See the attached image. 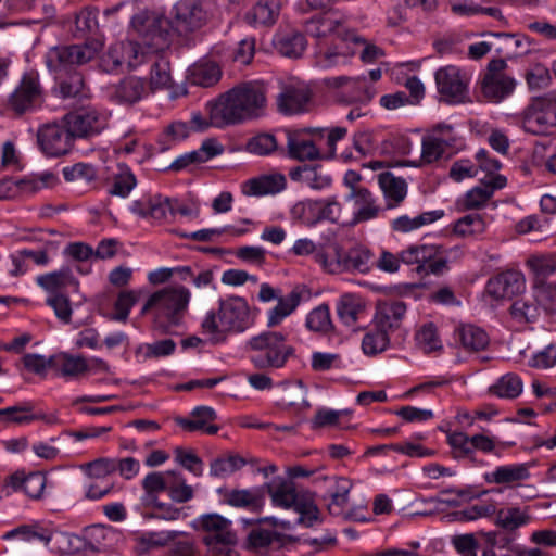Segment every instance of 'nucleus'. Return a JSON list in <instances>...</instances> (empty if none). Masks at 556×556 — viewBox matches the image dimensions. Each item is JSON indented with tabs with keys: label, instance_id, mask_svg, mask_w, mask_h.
Masks as SVG:
<instances>
[{
	"label": "nucleus",
	"instance_id": "obj_1",
	"mask_svg": "<svg viewBox=\"0 0 556 556\" xmlns=\"http://www.w3.org/2000/svg\"><path fill=\"white\" fill-rule=\"evenodd\" d=\"M131 27L144 40L148 49L157 54L150 75L151 88H172V21L160 11L144 10L132 16Z\"/></svg>",
	"mask_w": 556,
	"mask_h": 556
},
{
	"label": "nucleus",
	"instance_id": "obj_2",
	"mask_svg": "<svg viewBox=\"0 0 556 556\" xmlns=\"http://www.w3.org/2000/svg\"><path fill=\"white\" fill-rule=\"evenodd\" d=\"M266 105L264 87L258 83L240 84L207 104L210 124L215 127L258 117Z\"/></svg>",
	"mask_w": 556,
	"mask_h": 556
},
{
	"label": "nucleus",
	"instance_id": "obj_3",
	"mask_svg": "<svg viewBox=\"0 0 556 556\" xmlns=\"http://www.w3.org/2000/svg\"><path fill=\"white\" fill-rule=\"evenodd\" d=\"M253 325L247 300L230 295L218 301V311H208L201 321V331L213 344L226 341L229 333H240Z\"/></svg>",
	"mask_w": 556,
	"mask_h": 556
},
{
	"label": "nucleus",
	"instance_id": "obj_4",
	"mask_svg": "<svg viewBox=\"0 0 556 556\" xmlns=\"http://www.w3.org/2000/svg\"><path fill=\"white\" fill-rule=\"evenodd\" d=\"M266 488L275 507L298 513L296 523L308 528L319 521L317 505L309 496L298 493L293 481L278 478L267 483Z\"/></svg>",
	"mask_w": 556,
	"mask_h": 556
},
{
	"label": "nucleus",
	"instance_id": "obj_5",
	"mask_svg": "<svg viewBox=\"0 0 556 556\" xmlns=\"http://www.w3.org/2000/svg\"><path fill=\"white\" fill-rule=\"evenodd\" d=\"M248 346L254 352L251 362L256 368H281L293 354V348L286 343V336L278 331H264L252 337Z\"/></svg>",
	"mask_w": 556,
	"mask_h": 556
},
{
	"label": "nucleus",
	"instance_id": "obj_6",
	"mask_svg": "<svg viewBox=\"0 0 556 556\" xmlns=\"http://www.w3.org/2000/svg\"><path fill=\"white\" fill-rule=\"evenodd\" d=\"M440 99L448 104H463L470 100V75L456 65H445L434 73Z\"/></svg>",
	"mask_w": 556,
	"mask_h": 556
},
{
	"label": "nucleus",
	"instance_id": "obj_7",
	"mask_svg": "<svg viewBox=\"0 0 556 556\" xmlns=\"http://www.w3.org/2000/svg\"><path fill=\"white\" fill-rule=\"evenodd\" d=\"M207 20V13L200 0H180L176 5V47H191L195 42L192 35Z\"/></svg>",
	"mask_w": 556,
	"mask_h": 556
},
{
	"label": "nucleus",
	"instance_id": "obj_8",
	"mask_svg": "<svg viewBox=\"0 0 556 556\" xmlns=\"http://www.w3.org/2000/svg\"><path fill=\"white\" fill-rule=\"evenodd\" d=\"M197 527L203 532V542L213 552H223L237 544V533L231 520L212 513L204 514L197 520Z\"/></svg>",
	"mask_w": 556,
	"mask_h": 556
},
{
	"label": "nucleus",
	"instance_id": "obj_9",
	"mask_svg": "<svg viewBox=\"0 0 556 556\" xmlns=\"http://www.w3.org/2000/svg\"><path fill=\"white\" fill-rule=\"evenodd\" d=\"M522 128L533 135H548L556 128V98L533 99L521 114Z\"/></svg>",
	"mask_w": 556,
	"mask_h": 556
},
{
	"label": "nucleus",
	"instance_id": "obj_10",
	"mask_svg": "<svg viewBox=\"0 0 556 556\" xmlns=\"http://www.w3.org/2000/svg\"><path fill=\"white\" fill-rule=\"evenodd\" d=\"M402 263L418 265L419 270L434 275L447 267L446 250L438 244H410L400 252Z\"/></svg>",
	"mask_w": 556,
	"mask_h": 556
},
{
	"label": "nucleus",
	"instance_id": "obj_11",
	"mask_svg": "<svg viewBox=\"0 0 556 556\" xmlns=\"http://www.w3.org/2000/svg\"><path fill=\"white\" fill-rule=\"evenodd\" d=\"M97 53L98 47L91 43L53 47L46 54V64L49 71L61 73L88 63Z\"/></svg>",
	"mask_w": 556,
	"mask_h": 556
},
{
	"label": "nucleus",
	"instance_id": "obj_12",
	"mask_svg": "<svg viewBox=\"0 0 556 556\" xmlns=\"http://www.w3.org/2000/svg\"><path fill=\"white\" fill-rule=\"evenodd\" d=\"M74 135L63 119L61 123H48L37 130V142L47 156L59 157L67 154L74 143Z\"/></svg>",
	"mask_w": 556,
	"mask_h": 556
},
{
	"label": "nucleus",
	"instance_id": "obj_13",
	"mask_svg": "<svg viewBox=\"0 0 556 556\" xmlns=\"http://www.w3.org/2000/svg\"><path fill=\"white\" fill-rule=\"evenodd\" d=\"M146 60V52L141 46L132 40H122L112 43L101 59L105 72H114L123 66L136 68Z\"/></svg>",
	"mask_w": 556,
	"mask_h": 556
},
{
	"label": "nucleus",
	"instance_id": "obj_14",
	"mask_svg": "<svg viewBox=\"0 0 556 556\" xmlns=\"http://www.w3.org/2000/svg\"><path fill=\"white\" fill-rule=\"evenodd\" d=\"M324 136V128H306L287 131L288 156L300 161H316L321 157L316 139Z\"/></svg>",
	"mask_w": 556,
	"mask_h": 556
},
{
	"label": "nucleus",
	"instance_id": "obj_15",
	"mask_svg": "<svg viewBox=\"0 0 556 556\" xmlns=\"http://www.w3.org/2000/svg\"><path fill=\"white\" fill-rule=\"evenodd\" d=\"M325 493L323 500L326 502L330 515L348 518L351 516L348 511L349 495L353 488V482L344 477H324Z\"/></svg>",
	"mask_w": 556,
	"mask_h": 556
},
{
	"label": "nucleus",
	"instance_id": "obj_16",
	"mask_svg": "<svg viewBox=\"0 0 556 556\" xmlns=\"http://www.w3.org/2000/svg\"><path fill=\"white\" fill-rule=\"evenodd\" d=\"M154 313V326L163 332L170 330L174 324V287L167 286L153 292L142 307L141 313Z\"/></svg>",
	"mask_w": 556,
	"mask_h": 556
},
{
	"label": "nucleus",
	"instance_id": "obj_17",
	"mask_svg": "<svg viewBox=\"0 0 556 556\" xmlns=\"http://www.w3.org/2000/svg\"><path fill=\"white\" fill-rule=\"evenodd\" d=\"M506 177L496 175L466 191L456 202L459 211H476L486 206L495 190L506 186Z\"/></svg>",
	"mask_w": 556,
	"mask_h": 556
},
{
	"label": "nucleus",
	"instance_id": "obj_18",
	"mask_svg": "<svg viewBox=\"0 0 556 556\" xmlns=\"http://www.w3.org/2000/svg\"><path fill=\"white\" fill-rule=\"evenodd\" d=\"M42 90L36 74H25L9 99V106L17 114L33 110L41 103Z\"/></svg>",
	"mask_w": 556,
	"mask_h": 556
},
{
	"label": "nucleus",
	"instance_id": "obj_19",
	"mask_svg": "<svg viewBox=\"0 0 556 556\" xmlns=\"http://www.w3.org/2000/svg\"><path fill=\"white\" fill-rule=\"evenodd\" d=\"M63 121L66 122L75 138L98 135L106 127L105 117L92 108L68 113Z\"/></svg>",
	"mask_w": 556,
	"mask_h": 556
},
{
	"label": "nucleus",
	"instance_id": "obj_20",
	"mask_svg": "<svg viewBox=\"0 0 556 556\" xmlns=\"http://www.w3.org/2000/svg\"><path fill=\"white\" fill-rule=\"evenodd\" d=\"M311 99L312 92L304 84L291 83L281 87L277 106L286 115L299 114L307 110Z\"/></svg>",
	"mask_w": 556,
	"mask_h": 556
},
{
	"label": "nucleus",
	"instance_id": "obj_21",
	"mask_svg": "<svg viewBox=\"0 0 556 556\" xmlns=\"http://www.w3.org/2000/svg\"><path fill=\"white\" fill-rule=\"evenodd\" d=\"M525 286L522 274L509 270L491 278L486 283L485 294L496 301L509 299L522 292Z\"/></svg>",
	"mask_w": 556,
	"mask_h": 556
},
{
	"label": "nucleus",
	"instance_id": "obj_22",
	"mask_svg": "<svg viewBox=\"0 0 556 556\" xmlns=\"http://www.w3.org/2000/svg\"><path fill=\"white\" fill-rule=\"evenodd\" d=\"M144 495L142 501L149 507H162L160 495L166 494L174 498V484L172 482V472H151L142 480Z\"/></svg>",
	"mask_w": 556,
	"mask_h": 556
},
{
	"label": "nucleus",
	"instance_id": "obj_23",
	"mask_svg": "<svg viewBox=\"0 0 556 556\" xmlns=\"http://www.w3.org/2000/svg\"><path fill=\"white\" fill-rule=\"evenodd\" d=\"M286 188V176L280 173H270L244 181L241 186V191L247 197H264L277 194Z\"/></svg>",
	"mask_w": 556,
	"mask_h": 556
},
{
	"label": "nucleus",
	"instance_id": "obj_24",
	"mask_svg": "<svg viewBox=\"0 0 556 556\" xmlns=\"http://www.w3.org/2000/svg\"><path fill=\"white\" fill-rule=\"evenodd\" d=\"M530 465L527 463H515L497 466L491 472L484 475L488 483L519 486L530 478Z\"/></svg>",
	"mask_w": 556,
	"mask_h": 556
},
{
	"label": "nucleus",
	"instance_id": "obj_25",
	"mask_svg": "<svg viewBox=\"0 0 556 556\" xmlns=\"http://www.w3.org/2000/svg\"><path fill=\"white\" fill-rule=\"evenodd\" d=\"M46 482V476L39 471L28 475L16 471L5 479L4 484L14 491L23 490L30 498L38 500L45 491Z\"/></svg>",
	"mask_w": 556,
	"mask_h": 556
},
{
	"label": "nucleus",
	"instance_id": "obj_26",
	"mask_svg": "<svg viewBox=\"0 0 556 556\" xmlns=\"http://www.w3.org/2000/svg\"><path fill=\"white\" fill-rule=\"evenodd\" d=\"M280 9V0H258L244 14V21L252 27H270L277 22Z\"/></svg>",
	"mask_w": 556,
	"mask_h": 556
},
{
	"label": "nucleus",
	"instance_id": "obj_27",
	"mask_svg": "<svg viewBox=\"0 0 556 556\" xmlns=\"http://www.w3.org/2000/svg\"><path fill=\"white\" fill-rule=\"evenodd\" d=\"M444 216L443 210L426 211L416 216L401 214L390 222V228L397 233H409L431 225Z\"/></svg>",
	"mask_w": 556,
	"mask_h": 556
},
{
	"label": "nucleus",
	"instance_id": "obj_28",
	"mask_svg": "<svg viewBox=\"0 0 556 556\" xmlns=\"http://www.w3.org/2000/svg\"><path fill=\"white\" fill-rule=\"evenodd\" d=\"M215 419L216 413L213 408L199 406L191 412L188 418H176V424L187 432L202 431L206 434H215L219 428L216 425L210 424Z\"/></svg>",
	"mask_w": 556,
	"mask_h": 556
},
{
	"label": "nucleus",
	"instance_id": "obj_29",
	"mask_svg": "<svg viewBox=\"0 0 556 556\" xmlns=\"http://www.w3.org/2000/svg\"><path fill=\"white\" fill-rule=\"evenodd\" d=\"M291 180L300 182L312 190H324L331 186V176L321 166H298L289 172Z\"/></svg>",
	"mask_w": 556,
	"mask_h": 556
},
{
	"label": "nucleus",
	"instance_id": "obj_30",
	"mask_svg": "<svg viewBox=\"0 0 556 556\" xmlns=\"http://www.w3.org/2000/svg\"><path fill=\"white\" fill-rule=\"evenodd\" d=\"M346 201L353 203V222L361 223L376 218L380 212V206L368 189L350 191Z\"/></svg>",
	"mask_w": 556,
	"mask_h": 556
},
{
	"label": "nucleus",
	"instance_id": "obj_31",
	"mask_svg": "<svg viewBox=\"0 0 556 556\" xmlns=\"http://www.w3.org/2000/svg\"><path fill=\"white\" fill-rule=\"evenodd\" d=\"M222 78V70L215 62L200 61L190 65L186 73V80L194 86L204 88L216 85Z\"/></svg>",
	"mask_w": 556,
	"mask_h": 556
},
{
	"label": "nucleus",
	"instance_id": "obj_32",
	"mask_svg": "<svg viewBox=\"0 0 556 556\" xmlns=\"http://www.w3.org/2000/svg\"><path fill=\"white\" fill-rule=\"evenodd\" d=\"M405 313L406 305L401 301L381 302L377 305L375 325L388 333L400 326Z\"/></svg>",
	"mask_w": 556,
	"mask_h": 556
},
{
	"label": "nucleus",
	"instance_id": "obj_33",
	"mask_svg": "<svg viewBox=\"0 0 556 556\" xmlns=\"http://www.w3.org/2000/svg\"><path fill=\"white\" fill-rule=\"evenodd\" d=\"M515 85V80L503 73H486L481 88L486 99L500 102L514 91Z\"/></svg>",
	"mask_w": 556,
	"mask_h": 556
},
{
	"label": "nucleus",
	"instance_id": "obj_34",
	"mask_svg": "<svg viewBox=\"0 0 556 556\" xmlns=\"http://www.w3.org/2000/svg\"><path fill=\"white\" fill-rule=\"evenodd\" d=\"M315 262L329 274L344 273V251L341 247L333 241L326 242L319 245L318 253H316Z\"/></svg>",
	"mask_w": 556,
	"mask_h": 556
},
{
	"label": "nucleus",
	"instance_id": "obj_35",
	"mask_svg": "<svg viewBox=\"0 0 556 556\" xmlns=\"http://www.w3.org/2000/svg\"><path fill=\"white\" fill-rule=\"evenodd\" d=\"M365 309V301L354 293H344L337 302L338 316L348 327H354Z\"/></svg>",
	"mask_w": 556,
	"mask_h": 556
},
{
	"label": "nucleus",
	"instance_id": "obj_36",
	"mask_svg": "<svg viewBox=\"0 0 556 556\" xmlns=\"http://www.w3.org/2000/svg\"><path fill=\"white\" fill-rule=\"evenodd\" d=\"M378 184L387 200L388 208L396 207L406 198L407 185L404 179L387 172L378 176Z\"/></svg>",
	"mask_w": 556,
	"mask_h": 556
},
{
	"label": "nucleus",
	"instance_id": "obj_37",
	"mask_svg": "<svg viewBox=\"0 0 556 556\" xmlns=\"http://www.w3.org/2000/svg\"><path fill=\"white\" fill-rule=\"evenodd\" d=\"M351 40H348V33L342 40L329 47L325 52L318 56V64L324 68H331L336 66L346 65L350 63L355 50L350 48Z\"/></svg>",
	"mask_w": 556,
	"mask_h": 556
},
{
	"label": "nucleus",
	"instance_id": "obj_38",
	"mask_svg": "<svg viewBox=\"0 0 556 556\" xmlns=\"http://www.w3.org/2000/svg\"><path fill=\"white\" fill-rule=\"evenodd\" d=\"M172 203L169 198L160 195L135 201L131 211L142 217H151L156 222L165 218L167 212H172Z\"/></svg>",
	"mask_w": 556,
	"mask_h": 556
},
{
	"label": "nucleus",
	"instance_id": "obj_39",
	"mask_svg": "<svg viewBox=\"0 0 556 556\" xmlns=\"http://www.w3.org/2000/svg\"><path fill=\"white\" fill-rule=\"evenodd\" d=\"M452 232L458 238L476 239L486 230V222L481 214H467L452 224Z\"/></svg>",
	"mask_w": 556,
	"mask_h": 556
},
{
	"label": "nucleus",
	"instance_id": "obj_40",
	"mask_svg": "<svg viewBox=\"0 0 556 556\" xmlns=\"http://www.w3.org/2000/svg\"><path fill=\"white\" fill-rule=\"evenodd\" d=\"M302 300V293L299 288L293 289L286 296L278 298L277 305L267 314V326L275 327L282 323L285 318L290 316Z\"/></svg>",
	"mask_w": 556,
	"mask_h": 556
},
{
	"label": "nucleus",
	"instance_id": "obj_41",
	"mask_svg": "<svg viewBox=\"0 0 556 556\" xmlns=\"http://www.w3.org/2000/svg\"><path fill=\"white\" fill-rule=\"evenodd\" d=\"M532 516L530 508L526 507H506L496 511L495 523L507 531H514L531 522Z\"/></svg>",
	"mask_w": 556,
	"mask_h": 556
},
{
	"label": "nucleus",
	"instance_id": "obj_42",
	"mask_svg": "<svg viewBox=\"0 0 556 556\" xmlns=\"http://www.w3.org/2000/svg\"><path fill=\"white\" fill-rule=\"evenodd\" d=\"M372 266V254L366 247L355 245L344 252V273L367 274Z\"/></svg>",
	"mask_w": 556,
	"mask_h": 556
},
{
	"label": "nucleus",
	"instance_id": "obj_43",
	"mask_svg": "<svg viewBox=\"0 0 556 556\" xmlns=\"http://www.w3.org/2000/svg\"><path fill=\"white\" fill-rule=\"evenodd\" d=\"M274 46L285 56L299 58L306 48V40L298 31L279 33L274 38Z\"/></svg>",
	"mask_w": 556,
	"mask_h": 556
},
{
	"label": "nucleus",
	"instance_id": "obj_44",
	"mask_svg": "<svg viewBox=\"0 0 556 556\" xmlns=\"http://www.w3.org/2000/svg\"><path fill=\"white\" fill-rule=\"evenodd\" d=\"M54 368L64 377H78L89 370V364L83 355L65 352L54 355Z\"/></svg>",
	"mask_w": 556,
	"mask_h": 556
},
{
	"label": "nucleus",
	"instance_id": "obj_45",
	"mask_svg": "<svg viewBox=\"0 0 556 556\" xmlns=\"http://www.w3.org/2000/svg\"><path fill=\"white\" fill-rule=\"evenodd\" d=\"M225 502L229 506L237 508H247L252 511L262 509L264 502L263 496L257 490H231L226 493Z\"/></svg>",
	"mask_w": 556,
	"mask_h": 556
},
{
	"label": "nucleus",
	"instance_id": "obj_46",
	"mask_svg": "<svg viewBox=\"0 0 556 556\" xmlns=\"http://www.w3.org/2000/svg\"><path fill=\"white\" fill-rule=\"evenodd\" d=\"M144 84L140 78L128 77L115 86L112 97L119 103H134L141 99Z\"/></svg>",
	"mask_w": 556,
	"mask_h": 556
},
{
	"label": "nucleus",
	"instance_id": "obj_47",
	"mask_svg": "<svg viewBox=\"0 0 556 556\" xmlns=\"http://www.w3.org/2000/svg\"><path fill=\"white\" fill-rule=\"evenodd\" d=\"M116 531L106 526L96 525L86 530V540L91 551H102L112 546Z\"/></svg>",
	"mask_w": 556,
	"mask_h": 556
},
{
	"label": "nucleus",
	"instance_id": "obj_48",
	"mask_svg": "<svg viewBox=\"0 0 556 556\" xmlns=\"http://www.w3.org/2000/svg\"><path fill=\"white\" fill-rule=\"evenodd\" d=\"M245 464V459L240 455L226 454L211 462L210 475L215 478H226L240 470Z\"/></svg>",
	"mask_w": 556,
	"mask_h": 556
},
{
	"label": "nucleus",
	"instance_id": "obj_49",
	"mask_svg": "<svg viewBox=\"0 0 556 556\" xmlns=\"http://www.w3.org/2000/svg\"><path fill=\"white\" fill-rule=\"evenodd\" d=\"M458 338L462 345L468 351H481L489 344V336L486 332L473 325L459 327Z\"/></svg>",
	"mask_w": 556,
	"mask_h": 556
},
{
	"label": "nucleus",
	"instance_id": "obj_50",
	"mask_svg": "<svg viewBox=\"0 0 556 556\" xmlns=\"http://www.w3.org/2000/svg\"><path fill=\"white\" fill-rule=\"evenodd\" d=\"M522 388V381L517 375L506 374L490 387V392L498 397L515 399L521 394Z\"/></svg>",
	"mask_w": 556,
	"mask_h": 556
},
{
	"label": "nucleus",
	"instance_id": "obj_51",
	"mask_svg": "<svg viewBox=\"0 0 556 556\" xmlns=\"http://www.w3.org/2000/svg\"><path fill=\"white\" fill-rule=\"evenodd\" d=\"M340 21L330 15H319L305 23V31L309 36L324 38L340 27Z\"/></svg>",
	"mask_w": 556,
	"mask_h": 556
},
{
	"label": "nucleus",
	"instance_id": "obj_52",
	"mask_svg": "<svg viewBox=\"0 0 556 556\" xmlns=\"http://www.w3.org/2000/svg\"><path fill=\"white\" fill-rule=\"evenodd\" d=\"M317 200H303L294 203L290 210V216L293 220L301 224L313 226L318 223Z\"/></svg>",
	"mask_w": 556,
	"mask_h": 556
},
{
	"label": "nucleus",
	"instance_id": "obj_53",
	"mask_svg": "<svg viewBox=\"0 0 556 556\" xmlns=\"http://www.w3.org/2000/svg\"><path fill=\"white\" fill-rule=\"evenodd\" d=\"M70 269H61L59 271L41 275L37 277V283L49 293L58 294L59 291L66 288L73 282Z\"/></svg>",
	"mask_w": 556,
	"mask_h": 556
},
{
	"label": "nucleus",
	"instance_id": "obj_54",
	"mask_svg": "<svg viewBox=\"0 0 556 556\" xmlns=\"http://www.w3.org/2000/svg\"><path fill=\"white\" fill-rule=\"evenodd\" d=\"M389 345V336L380 328L368 331L362 341V350L366 355L372 356L383 352Z\"/></svg>",
	"mask_w": 556,
	"mask_h": 556
},
{
	"label": "nucleus",
	"instance_id": "obj_55",
	"mask_svg": "<svg viewBox=\"0 0 556 556\" xmlns=\"http://www.w3.org/2000/svg\"><path fill=\"white\" fill-rule=\"evenodd\" d=\"M140 291L127 290L118 294L115 303V313L111 316V319L117 321H126L131 307L139 301Z\"/></svg>",
	"mask_w": 556,
	"mask_h": 556
},
{
	"label": "nucleus",
	"instance_id": "obj_56",
	"mask_svg": "<svg viewBox=\"0 0 556 556\" xmlns=\"http://www.w3.org/2000/svg\"><path fill=\"white\" fill-rule=\"evenodd\" d=\"M527 264L538 279H544L556 273V255H533Z\"/></svg>",
	"mask_w": 556,
	"mask_h": 556
},
{
	"label": "nucleus",
	"instance_id": "obj_57",
	"mask_svg": "<svg viewBox=\"0 0 556 556\" xmlns=\"http://www.w3.org/2000/svg\"><path fill=\"white\" fill-rule=\"evenodd\" d=\"M444 142L445 141L439 138L437 135L430 134L429 136L425 137L422 139L420 162L430 164L438 161L447 148Z\"/></svg>",
	"mask_w": 556,
	"mask_h": 556
},
{
	"label": "nucleus",
	"instance_id": "obj_58",
	"mask_svg": "<svg viewBox=\"0 0 556 556\" xmlns=\"http://www.w3.org/2000/svg\"><path fill=\"white\" fill-rule=\"evenodd\" d=\"M23 366L29 372L45 378L49 368H54V355L46 358L43 355L27 353L22 357Z\"/></svg>",
	"mask_w": 556,
	"mask_h": 556
},
{
	"label": "nucleus",
	"instance_id": "obj_59",
	"mask_svg": "<svg viewBox=\"0 0 556 556\" xmlns=\"http://www.w3.org/2000/svg\"><path fill=\"white\" fill-rule=\"evenodd\" d=\"M281 538L282 535L278 531L257 526L250 531L248 543L253 548H265L273 542H280Z\"/></svg>",
	"mask_w": 556,
	"mask_h": 556
},
{
	"label": "nucleus",
	"instance_id": "obj_60",
	"mask_svg": "<svg viewBox=\"0 0 556 556\" xmlns=\"http://www.w3.org/2000/svg\"><path fill=\"white\" fill-rule=\"evenodd\" d=\"M317 204L318 223L323 220L340 223L342 220V206L334 197L317 200Z\"/></svg>",
	"mask_w": 556,
	"mask_h": 556
},
{
	"label": "nucleus",
	"instance_id": "obj_61",
	"mask_svg": "<svg viewBox=\"0 0 556 556\" xmlns=\"http://www.w3.org/2000/svg\"><path fill=\"white\" fill-rule=\"evenodd\" d=\"M331 318L328 305H319L306 317V326L309 330L326 332L331 328Z\"/></svg>",
	"mask_w": 556,
	"mask_h": 556
},
{
	"label": "nucleus",
	"instance_id": "obj_62",
	"mask_svg": "<svg viewBox=\"0 0 556 556\" xmlns=\"http://www.w3.org/2000/svg\"><path fill=\"white\" fill-rule=\"evenodd\" d=\"M277 141L275 136L261 134L251 138L247 143V150L256 155H268L276 151Z\"/></svg>",
	"mask_w": 556,
	"mask_h": 556
},
{
	"label": "nucleus",
	"instance_id": "obj_63",
	"mask_svg": "<svg viewBox=\"0 0 556 556\" xmlns=\"http://www.w3.org/2000/svg\"><path fill=\"white\" fill-rule=\"evenodd\" d=\"M534 298L538 305L549 313H556V283L536 285Z\"/></svg>",
	"mask_w": 556,
	"mask_h": 556
},
{
	"label": "nucleus",
	"instance_id": "obj_64",
	"mask_svg": "<svg viewBox=\"0 0 556 556\" xmlns=\"http://www.w3.org/2000/svg\"><path fill=\"white\" fill-rule=\"evenodd\" d=\"M416 341L425 352H433L441 348V341L433 324H427L416 334Z\"/></svg>",
	"mask_w": 556,
	"mask_h": 556
}]
</instances>
